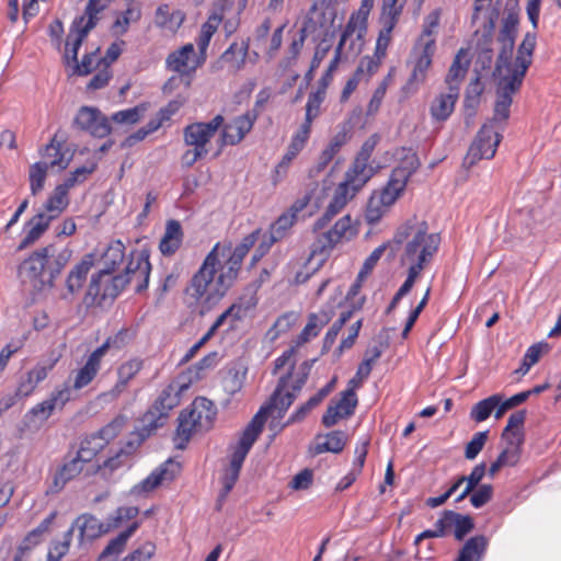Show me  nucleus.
<instances>
[{
    "instance_id": "obj_1",
    "label": "nucleus",
    "mask_w": 561,
    "mask_h": 561,
    "mask_svg": "<svg viewBox=\"0 0 561 561\" xmlns=\"http://www.w3.org/2000/svg\"><path fill=\"white\" fill-rule=\"evenodd\" d=\"M393 243H405L400 257L402 265L423 271L437 252L440 237L428 232L426 221H408L396 232Z\"/></svg>"
},
{
    "instance_id": "obj_2",
    "label": "nucleus",
    "mask_w": 561,
    "mask_h": 561,
    "mask_svg": "<svg viewBox=\"0 0 561 561\" xmlns=\"http://www.w3.org/2000/svg\"><path fill=\"white\" fill-rule=\"evenodd\" d=\"M72 251L67 247L48 244L25 259L19 267V274L33 283L34 287L50 288L55 278L69 263Z\"/></svg>"
},
{
    "instance_id": "obj_3",
    "label": "nucleus",
    "mask_w": 561,
    "mask_h": 561,
    "mask_svg": "<svg viewBox=\"0 0 561 561\" xmlns=\"http://www.w3.org/2000/svg\"><path fill=\"white\" fill-rule=\"evenodd\" d=\"M219 249V244L213 248L184 290L188 306L199 308L201 314L211 310L224 298L222 293L219 291L217 295L218 286L215 279L220 266Z\"/></svg>"
},
{
    "instance_id": "obj_4",
    "label": "nucleus",
    "mask_w": 561,
    "mask_h": 561,
    "mask_svg": "<svg viewBox=\"0 0 561 561\" xmlns=\"http://www.w3.org/2000/svg\"><path fill=\"white\" fill-rule=\"evenodd\" d=\"M188 387L190 381L184 377H178L162 389L152 405L140 419L141 425L137 428L138 444L164 425L170 412L180 404L181 396Z\"/></svg>"
},
{
    "instance_id": "obj_5",
    "label": "nucleus",
    "mask_w": 561,
    "mask_h": 561,
    "mask_svg": "<svg viewBox=\"0 0 561 561\" xmlns=\"http://www.w3.org/2000/svg\"><path fill=\"white\" fill-rule=\"evenodd\" d=\"M529 43L522 46L520 56L517 60V68L514 73L497 79L496 101L494 115L490 121L492 125L497 121L506 122L510 118V107L513 103V94L520 90L526 72L529 68Z\"/></svg>"
},
{
    "instance_id": "obj_6",
    "label": "nucleus",
    "mask_w": 561,
    "mask_h": 561,
    "mask_svg": "<svg viewBox=\"0 0 561 561\" xmlns=\"http://www.w3.org/2000/svg\"><path fill=\"white\" fill-rule=\"evenodd\" d=\"M516 35H517V32L500 30L499 35H497V43L500 45V48H499V54H497L494 71H493L494 78L505 77V76H510V75L514 73V70L517 68V60H518V57L520 56L519 51L522 50V46L524 44H526L527 42L530 45L528 53H529V66L531 65L533 54H534V50L536 47V39H537L536 33L535 32L526 33V35L524 36V39L522 41V43L519 44V46L517 48V55L515 57V60L512 61Z\"/></svg>"
},
{
    "instance_id": "obj_7",
    "label": "nucleus",
    "mask_w": 561,
    "mask_h": 561,
    "mask_svg": "<svg viewBox=\"0 0 561 561\" xmlns=\"http://www.w3.org/2000/svg\"><path fill=\"white\" fill-rule=\"evenodd\" d=\"M502 137V134L492 126V122L483 124L468 149L463 167L469 169L481 159L493 158Z\"/></svg>"
},
{
    "instance_id": "obj_8",
    "label": "nucleus",
    "mask_w": 561,
    "mask_h": 561,
    "mask_svg": "<svg viewBox=\"0 0 561 561\" xmlns=\"http://www.w3.org/2000/svg\"><path fill=\"white\" fill-rule=\"evenodd\" d=\"M128 284V278L122 275H113L108 270H100L93 275L88 288L87 297L98 305H103L107 299H115Z\"/></svg>"
},
{
    "instance_id": "obj_9",
    "label": "nucleus",
    "mask_w": 561,
    "mask_h": 561,
    "mask_svg": "<svg viewBox=\"0 0 561 561\" xmlns=\"http://www.w3.org/2000/svg\"><path fill=\"white\" fill-rule=\"evenodd\" d=\"M127 331H119L114 337H108L101 346L94 350L88 357L84 366L75 376L72 388L79 390L88 386L96 376L101 367V360L113 345L119 348L124 344Z\"/></svg>"
},
{
    "instance_id": "obj_10",
    "label": "nucleus",
    "mask_w": 561,
    "mask_h": 561,
    "mask_svg": "<svg viewBox=\"0 0 561 561\" xmlns=\"http://www.w3.org/2000/svg\"><path fill=\"white\" fill-rule=\"evenodd\" d=\"M435 50L434 41H427L423 46H414L412 53L414 56L413 68L404 87L407 90L415 91L425 82Z\"/></svg>"
},
{
    "instance_id": "obj_11",
    "label": "nucleus",
    "mask_w": 561,
    "mask_h": 561,
    "mask_svg": "<svg viewBox=\"0 0 561 561\" xmlns=\"http://www.w3.org/2000/svg\"><path fill=\"white\" fill-rule=\"evenodd\" d=\"M98 23V16H87L85 14L76 18L70 26L66 41L65 61L66 64L78 61V50Z\"/></svg>"
},
{
    "instance_id": "obj_12",
    "label": "nucleus",
    "mask_w": 561,
    "mask_h": 561,
    "mask_svg": "<svg viewBox=\"0 0 561 561\" xmlns=\"http://www.w3.org/2000/svg\"><path fill=\"white\" fill-rule=\"evenodd\" d=\"M224 121L222 115H216L208 123H193L187 125L183 130L185 145L201 150H208L206 147L207 144L224 125Z\"/></svg>"
},
{
    "instance_id": "obj_13",
    "label": "nucleus",
    "mask_w": 561,
    "mask_h": 561,
    "mask_svg": "<svg viewBox=\"0 0 561 561\" xmlns=\"http://www.w3.org/2000/svg\"><path fill=\"white\" fill-rule=\"evenodd\" d=\"M73 124L81 130H87L99 138L107 136L112 130L107 117L96 107L82 106L78 111Z\"/></svg>"
},
{
    "instance_id": "obj_14",
    "label": "nucleus",
    "mask_w": 561,
    "mask_h": 561,
    "mask_svg": "<svg viewBox=\"0 0 561 561\" xmlns=\"http://www.w3.org/2000/svg\"><path fill=\"white\" fill-rule=\"evenodd\" d=\"M358 400L353 389H346L341 392L337 401L332 400L322 416V424L325 427H332L340 420L347 419L354 414Z\"/></svg>"
},
{
    "instance_id": "obj_15",
    "label": "nucleus",
    "mask_w": 561,
    "mask_h": 561,
    "mask_svg": "<svg viewBox=\"0 0 561 561\" xmlns=\"http://www.w3.org/2000/svg\"><path fill=\"white\" fill-rule=\"evenodd\" d=\"M257 117L259 113L252 110L233 118L231 123L226 124L220 135L221 146H234L241 142L245 135L253 128Z\"/></svg>"
},
{
    "instance_id": "obj_16",
    "label": "nucleus",
    "mask_w": 561,
    "mask_h": 561,
    "mask_svg": "<svg viewBox=\"0 0 561 561\" xmlns=\"http://www.w3.org/2000/svg\"><path fill=\"white\" fill-rule=\"evenodd\" d=\"M180 469L181 467L179 462L169 459L157 470H154L150 476H148L145 480L136 484L131 489V494L141 495L144 493L153 491L163 482H170L174 480V478L179 474Z\"/></svg>"
},
{
    "instance_id": "obj_17",
    "label": "nucleus",
    "mask_w": 561,
    "mask_h": 561,
    "mask_svg": "<svg viewBox=\"0 0 561 561\" xmlns=\"http://www.w3.org/2000/svg\"><path fill=\"white\" fill-rule=\"evenodd\" d=\"M150 271L149 253L147 251H140L136 254L133 253L126 266L125 274L122 276H126L128 283H136V293H141L148 287Z\"/></svg>"
},
{
    "instance_id": "obj_18",
    "label": "nucleus",
    "mask_w": 561,
    "mask_h": 561,
    "mask_svg": "<svg viewBox=\"0 0 561 561\" xmlns=\"http://www.w3.org/2000/svg\"><path fill=\"white\" fill-rule=\"evenodd\" d=\"M351 227L352 220L350 216H344L339 219L332 229L323 232L312 244L310 256L325 254V252L331 250L343 237H346Z\"/></svg>"
},
{
    "instance_id": "obj_19",
    "label": "nucleus",
    "mask_w": 561,
    "mask_h": 561,
    "mask_svg": "<svg viewBox=\"0 0 561 561\" xmlns=\"http://www.w3.org/2000/svg\"><path fill=\"white\" fill-rule=\"evenodd\" d=\"M70 529H72V533L76 529L79 531V541L82 543L85 540L92 541L107 534L112 526L110 522L104 524L91 514H82L73 520Z\"/></svg>"
},
{
    "instance_id": "obj_20",
    "label": "nucleus",
    "mask_w": 561,
    "mask_h": 561,
    "mask_svg": "<svg viewBox=\"0 0 561 561\" xmlns=\"http://www.w3.org/2000/svg\"><path fill=\"white\" fill-rule=\"evenodd\" d=\"M334 316V308L332 306L325 307L321 309L319 312L310 313L308 317V322L294 341V344L297 347L309 342L311 337H314L319 334L321 329L327 325Z\"/></svg>"
},
{
    "instance_id": "obj_21",
    "label": "nucleus",
    "mask_w": 561,
    "mask_h": 561,
    "mask_svg": "<svg viewBox=\"0 0 561 561\" xmlns=\"http://www.w3.org/2000/svg\"><path fill=\"white\" fill-rule=\"evenodd\" d=\"M195 49L193 44H186L180 49L171 53L167 60L169 70L178 72L181 76H187L194 72L198 64L194 60Z\"/></svg>"
},
{
    "instance_id": "obj_22",
    "label": "nucleus",
    "mask_w": 561,
    "mask_h": 561,
    "mask_svg": "<svg viewBox=\"0 0 561 561\" xmlns=\"http://www.w3.org/2000/svg\"><path fill=\"white\" fill-rule=\"evenodd\" d=\"M187 412L203 432L209 431L213 427L217 414L213 401L204 397L196 398L191 408L187 409Z\"/></svg>"
},
{
    "instance_id": "obj_23",
    "label": "nucleus",
    "mask_w": 561,
    "mask_h": 561,
    "mask_svg": "<svg viewBox=\"0 0 561 561\" xmlns=\"http://www.w3.org/2000/svg\"><path fill=\"white\" fill-rule=\"evenodd\" d=\"M445 534L448 535L454 528V536L458 541H461L474 528V520L469 515H461L454 511H444L440 517Z\"/></svg>"
},
{
    "instance_id": "obj_24",
    "label": "nucleus",
    "mask_w": 561,
    "mask_h": 561,
    "mask_svg": "<svg viewBox=\"0 0 561 561\" xmlns=\"http://www.w3.org/2000/svg\"><path fill=\"white\" fill-rule=\"evenodd\" d=\"M71 187H73L72 180H65L64 183L57 185L43 205L42 211L53 219L59 217L69 205L68 192Z\"/></svg>"
},
{
    "instance_id": "obj_25",
    "label": "nucleus",
    "mask_w": 561,
    "mask_h": 561,
    "mask_svg": "<svg viewBox=\"0 0 561 561\" xmlns=\"http://www.w3.org/2000/svg\"><path fill=\"white\" fill-rule=\"evenodd\" d=\"M373 175L374 168L369 162L355 159L341 184H346V187L352 191L351 195H355Z\"/></svg>"
},
{
    "instance_id": "obj_26",
    "label": "nucleus",
    "mask_w": 561,
    "mask_h": 561,
    "mask_svg": "<svg viewBox=\"0 0 561 561\" xmlns=\"http://www.w3.org/2000/svg\"><path fill=\"white\" fill-rule=\"evenodd\" d=\"M184 233L179 220L170 219L159 242V250L165 256L173 255L182 245Z\"/></svg>"
},
{
    "instance_id": "obj_27",
    "label": "nucleus",
    "mask_w": 561,
    "mask_h": 561,
    "mask_svg": "<svg viewBox=\"0 0 561 561\" xmlns=\"http://www.w3.org/2000/svg\"><path fill=\"white\" fill-rule=\"evenodd\" d=\"M54 219L46 215V213L39 211L33 216L27 222L28 228L25 237L21 240L18 250H24L34 244L49 228L50 222Z\"/></svg>"
},
{
    "instance_id": "obj_28",
    "label": "nucleus",
    "mask_w": 561,
    "mask_h": 561,
    "mask_svg": "<svg viewBox=\"0 0 561 561\" xmlns=\"http://www.w3.org/2000/svg\"><path fill=\"white\" fill-rule=\"evenodd\" d=\"M466 56L467 51L463 48L458 50L445 78L447 89H456L458 93L470 66V61L466 59Z\"/></svg>"
},
{
    "instance_id": "obj_29",
    "label": "nucleus",
    "mask_w": 561,
    "mask_h": 561,
    "mask_svg": "<svg viewBox=\"0 0 561 561\" xmlns=\"http://www.w3.org/2000/svg\"><path fill=\"white\" fill-rule=\"evenodd\" d=\"M459 98L456 89H447L446 92L439 93L431 104V115L437 122L446 121L454 112L455 104Z\"/></svg>"
},
{
    "instance_id": "obj_30",
    "label": "nucleus",
    "mask_w": 561,
    "mask_h": 561,
    "mask_svg": "<svg viewBox=\"0 0 561 561\" xmlns=\"http://www.w3.org/2000/svg\"><path fill=\"white\" fill-rule=\"evenodd\" d=\"M249 43L242 42L238 45L236 42L232 43L220 56L217 61V68H222V65H228L231 72H238L245 65L248 56Z\"/></svg>"
},
{
    "instance_id": "obj_31",
    "label": "nucleus",
    "mask_w": 561,
    "mask_h": 561,
    "mask_svg": "<svg viewBox=\"0 0 561 561\" xmlns=\"http://www.w3.org/2000/svg\"><path fill=\"white\" fill-rule=\"evenodd\" d=\"M375 0H363L357 12L350 18L342 35L351 37L357 31V39H362L367 30V19Z\"/></svg>"
},
{
    "instance_id": "obj_32",
    "label": "nucleus",
    "mask_w": 561,
    "mask_h": 561,
    "mask_svg": "<svg viewBox=\"0 0 561 561\" xmlns=\"http://www.w3.org/2000/svg\"><path fill=\"white\" fill-rule=\"evenodd\" d=\"M294 367L295 363L291 364L289 371L278 379L276 389L271 397L272 404L270 408L277 409L279 411V416H282V413L287 411V409L296 399L297 392L294 390L287 391L286 393L283 394L284 390L288 386V382L291 378Z\"/></svg>"
},
{
    "instance_id": "obj_33",
    "label": "nucleus",
    "mask_w": 561,
    "mask_h": 561,
    "mask_svg": "<svg viewBox=\"0 0 561 561\" xmlns=\"http://www.w3.org/2000/svg\"><path fill=\"white\" fill-rule=\"evenodd\" d=\"M94 265V255L85 254L82 260L73 266V268L69 272L68 277L66 279V287L69 293L75 294L79 291L87 276Z\"/></svg>"
},
{
    "instance_id": "obj_34",
    "label": "nucleus",
    "mask_w": 561,
    "mask_h": 561,
    "mask_svg": "<svg viewBox=\"0 0 561 561\" xmlns=\"http://www.w3.org/2000/svg\"><path fill=\"white\" fill-rule=\"evenodd\" d=\"M364 302H365V297L363 296L352 302V308L350 310L341 312L339 319L332 324V327L329 329V331L327 332V334L323 339L322 354L329 352V350L334 344L336 336L339 335L341 329L352 318V316L355 311H358L363 308Z\"/></svg>"
},
{
    "instance_id": "obj_35",
    "label": "nucleus",
    "mask_w": 561,
    "mask_h": 561,
    "mask_svg": "<svg viewBox=\"0 0 561 561\" xmlns=\"http://www.w3.org/2000/svg\"><path fill=\"white\" fill-rule=\"evenodd\" d=\"M199 432H203L202 428H199L197 423H195L193 417H191L187 409H184L178 417V427L173 438L175 447L178 449H184L192 435Z\"/></svg>"
},
{
    "instance_id": "obj_36",
    "label": "nucleus",
    "mask_w": 561,
    "mask_h": 561,
    "mask_svg": "<svg viewBox=\"0 0 561 561\" xmlns=\"http://www.w3.org/2000/svg\"><path fill=\"white\" fill-rule=\"evenodd\" d=\"M488 543L489 540L483 535L471 537L466 541L454 561H481Z\"/></svg>"
},
{
    "instance_id": "obj_37",
    "label": "nucleus",
    "mask_w": 561,
    "mask_h": 561,
    "mask_svg": "<svg viewBox=\"0 0 561 561\" xmlns=\"http://www.w3.org/2000/svg\"><path fill=\"white\" fill-rule=\"evenodd\" d=\"M242 264L232 257H228L226 263L220 266L219 274L216 279V285L218 286V291L222 293L225 296L227 291L233 286L236 279L238 278L240 268ZM219 295V293H217Z\"/></svg>"
},
{
    "instance_id": "obj_38",
    "label": "nucleus",
    "mask_w": 561,
    "mask_h": 561,
    "mask_svg": "<svg viewBox=\"0 0 561 561\" xmlns=\"http://www.w3.org/2000/svg\"><path fill=\"white\" fill-rule=\"evenodd\" d=\"M420 165L421 162L417 154L409 149L401 158L400 164L392 170L391 174L399 179V181L407 184L411 175L416 172Z\"/></svg>"
},
{
    "instance_id": "obj_39",
    "label": "nucleus",
    "mask_w": 561,
    "mask_h": 561,
    "mask_svg": "<svg viewBox=\"0 0 561 561\" xmlns=\"http://www.w3.org/2000/svg\"><path fill=\"white\" fill-rule=\"evenodd\" d=\"M83 467L80 463V460H76L71 458L69 461L65 462L61 468L54 476V489L56 492L64 489L66 483L77 477Z\"/></svg>"
},
{
    "instance_id": "obj_40",
    "label": "nucleus",
    "mask_w": 561,
    "mask_h": 561,
    "mask_svg": "<svg viewBox=\"0 0 561 561\" xmlns=\"http://www.w3.org/2000/svg\"><path fill=\"white\" fill-rule=\"evenodd\" d=\"M125 256V245L121 240L111 242L102 255L103 267L101 270H108L114 272L116 267L123 262Z\"/></svg>"
},
{
    "instance_id": "obj_41",
    "label": "nucleus",
    "mask_w": 561,
    "mask_h": 561,
    "mask_svg": "<svg viewBox=\"0 0 561 561\" xmlns=\"http://www.w3.org/2000/svg\"><path fill=\"white\" fill-rule=\"evenodd\" d=\"M501 400L502 394L495 393L479 401L471 408L470 417L477 423L485 421L501 403Z\"/></svg>"
},
{
    "instance_id": "obj_42",
    "label": "nucleus",
    "mask_w": 561,
    "mask_h": 561,
    "mask_svg": "<svg viewBox=\"0 0 561 561\" xmlns=\"http://www.w3.org/2000/svg\"><path fill=\"white\" fill-rule=\"evenodd\" d=\"M139 523L134 522L128 528L122 531L117 537L112 539L100 554V559H105L110 556H118L125 548L128 539L138 529Z\"/></svg>"
},
{
    "instance_id": "obj_43",
    "label": "nucleus",
    "mask_w": 561,
    "mask_h": 561,
    "mask_svg": "<svg viewBox=\"0 0 561 561\" xmlns=\"http://www.w3.org/2000/svg\"><path fill=\"white\" fill-rule=\"evenodd\" d=\"M142 360L130 359L122 364L117 370L118 380L113 389L116 393H121L129 382L141 369Z\"/></svg>"
},
{
    "instance_id": "obj_44",
    "label": "nucleus",
    "mask_w": 561,
    "mask_h": 561,
    "mask_svg": "<svg viewBox=\"0 0 561 561\" xmlns=\"http://www.w3.org/2000/svg\"><path fill=\"white\" fill-rule=\"evenodd\" d=\"M327 440L324 443L317 444L314 447V454L333 453L340 454L346 445V434L343 431H332L325 435Z\"/></svg>"
},
{
    "instance_id": "obj_45",
    "label": "nucleus",
    "mask_w": 561,
    "mask_h": 561,
    "mask_svg": "<svg viewBox=\"0 0 561 561\" xmlns=\"http://www.w3.org/2000/svg\"><path fill=\"white\" fill-rule=\"evenodd\" d=\"M405 185L404 182L391 174L387 185L380 192H375L374 195L378 196L387 207H390L404 191Z\"/></svg>"
},
{
    "instance_id": "obj_46",
    "label": "nucleus",
    "mask_w": 561,
    "mask_h": 561,
    "mask_svg": "<svg viewBox=\"0 0 561 561\" xmlns=\"http://www.w3.org/2000/svg\"><path fill=\"white\" fill-rule=\"evenodd\" d=\"M526 420V411L519 410L512 413L507 420V425L502 433L503 439H523L524 435L520 432V427L524 425Z\"/></svg>"
},
{
    "instance_id": "obj_47",
    "label": "nucleus",
    "mask_w": 561,
    "mask_h": 561,
    "mask_svg": "<svg viewBox=\"0 0 561 561\" xmlns=\"http://www.w3.org/2000/svg\"><path fill=\"white\" fill-rule=\"evenodd\" d=\"M48 172L47 162H36L30 167V190L32 195H37L44 188Z\"/></svg>"
},
{
    "instance_id": "obj_48",
    "label": "nucleus",
    "mask_w": 561,
    "mask_h": 561,
    "mask_svg": "<svg viewBox=\"0 0 561 561\" xmlns=\"http://www.w3.org/2000/svg\"><path fill=\"white\" fill-rule=\"evenodd\" d=\"M307 36V28L301 27L298 32V37L291 41L288 47L287 56L280 61V67H283V69H287L296 62Z\"/></svg>"
},
{
    "instance_id": "obj_49",
    "label": "nucleus",
    "mask_w": 561,
    "mask_h": 561,
    "mask_svg": "<svg viewBox=\"0 0 561 561\" xmlns=\"http://www.w3.org/2000/svg\"><path fill=\"white\" fill-rule=\"evenodd\" d=\"M519 11V0H506L501 30L517 32Z\"/></svg>"
},
{
    "instance_id": "obj_50",
    "label": "nucleus",
    "mask_w": 561,
    "mask_h": 561,
    "mask_svg": "<svg viewBox=\"0 0 561 561\" xmlns=\"http://www.w3.org/2000/svg\"><path fill=\"white\" fill-rule=\"evenodd\" d=\"M255 307V302L247 301V302H234L227 310L226 314H229V329L233 330L237 328L238 322L245 319L249 314V311Z\"/></svg>"
},
{
    "instance_id": "obj_51",
    "label": "nucleus",
    "mask_w": 561,
    "mask_h": 561,
    "mask_svg": "<svg viewBox=\"0 0 561 561\" xmlns=\"http://www.w3.org/2000/svg\"><path fill=\"white\" fill-rule=\"evenodd\" d=\"M483 84L479 77L470 81L466 90L465 106L467 110H471L470 115H474L477 107L480 104V96L483 92Z\"/></svg>"
},
{
    "instance_id": "obj_52",
    "label": "nucleus",
    "mask_w": 561,
    "mask_h": 561,
    "mask_svg": "<svg viewBox=\"0 0 561 561\" xmlns=\"http://www.w3.org/2000/svg\"><path fill=\"white\" fill-rule=\"evenodd\" d=\"M352 191L346 187V184H339L334 191L333 197L328 205L327 209L330 214L336 216L347 204L348 199L354 197L351 195Z\"/></svg>"
},
{
    "instance_id": "obj_53",
    "label": "nucleus",
    "mask_w": 561,
    "mask_h": 561,
    "mask_svg": "<svg viewBox=\"0 0 561 561\" xmlns=\"http://www.w3.org/2000/svg\"><path fill=\"white\" fill-rule=\"evenodd\" d=\"M507 443V447L502 450V453L496 458L504 467L506 466H515L520 457V446L523 445V439L514 440V439H505Z\"/></svg>"
},
{
    "instance_id": "obj_54",
    "label": "nucleus",
    "mask_w": 561,
    "mask_h": 561,
    "mask_svg": "<svg viewBox=\"0 0 561 561\" xmlns=\"http://www.w3.org/2000/svg\"><path fill=\"white\" fill-rule=\"evenodd\" d=\"M440 20V11L434 10L430 12L425 20L423 25L422 34L415 45L423 46L427 41H434L433 34L435 33L436 28L439 25Z\"/></svg>"
},
{
    "instance_id": "obj_55",
    "label": "nucleus",
    "mask_w": 561,
    "mask_h": 561,
    "mask_svg": "<svg viewBox=\"0 0 561 561\" xmlns=\"http://www.w3.org/2000/svg\"><path fill=\"white\" fill-rule=\"evenodd\" d=\"M388 209L389 207H387L378 196L373 194L367 203L365 219L368 224L374 225L381 219Z\"/></svg>"
},
{
    "instance_id": "obj_56",
    "label": "nucleus",
    "mask_w": 561,
    "mask_h": 561,
    "mask_svg": "<svg viewBox=\"0 0 561 561\" xmlns=\"http://www.w3.org/2000/svg\"><path fill=\"white\" fill-rule=\"evenodd\" d=\"M382 25L383 26L379 32L375 49V55L378 56V58H385L396 23H393V21H382Z\"/></svg>"
},
{
    "instance_id": "obj_57",
    "label": "nucleus",
    "mask_w": 561,
    "mask_h": 561,
    "mask_svg": "<svg viewBox=\"0 0 561 561\" xmlns=\"http://www.w3.org/2000/svg\"><path fill=\"white\" fill-rule=\"evenodd\" d=\"M488 431L478 432L473 435L471 440L466 445L465 458L468 460L474 459L479 453L483 449L488 440Z\"/></svg>"
},
{
    "instance_id": "obj_58",
    "label": "nucleus",
    "mask_w": 561,
    "mask_h": 561,
    "mask_svg": "<svg viewBox=\"0 0 561 561\" xmlns=\"http://www.w3.org/2000/svg\"><path fill=\"white\" fill-rule=\"evenodd\" d=\"M296 221L295 214H283L278 217V219L272 225L271 237L275 242L283 238L285 231L290 228Z\"/></svg>"
},
{
    "instance_id": "obj_59",
    "label": "nucleus",
    "mask_w": 561,
    "mask_h": 561,
    "mask_svg": "<svg viewBox=\"0 0 561 561\" xmlns=\"http://www.w3.org/2000/svg\"><path fill=\"white\" fill-rule=\"evenodd\" d=\"M144 111L145 107L142 105L123 110L114 113L112 115V121L117 124H136L140 121Z\"/></svg>"
},
{
    "instance_id": "obj_60",
    "label": "nucleus",
    "mask_w": 561,
    "mask_h": 561,
    "mask_svg": "<svg viewBox=\"0 0 561 561\" xmlns=\"http://www.w3.org/2000/svg\"><path fill=\"white\" fill-rule=\"evenodd\" d=\"M404 4L405 0H383L381 21H393L397 24Z\"/></svg>"
},
{
    "instance_id": "obj_61",
    "label": "nucleus",
    "mask_w": 561,
    "mask_h": 561,
    "mask_svg": "<svg viewBox=\"0 0 561 561\" xmlns=\"http://www.w3.org/2000/svg\"><path fill=\"white\" fill-rule=\"evenodd\" d=\"M493 496V486L491 484H481L470 494V503L473 507L480 508L488 504Z\"/></svg>"
},
{
    "instance_id": "obj_62",
    "label": "nucleus",
    "mask_w": 561,
    "mask_h": 561,
    "mask_svg": "<svg viewBox=\"0 0 561 561\" xmlns=\"http://www.w3.org/2000/svg\"><path fill=\"white\" fill-rule=\"evenodd\" d=\"M99 67V64L96 65ZM112 78V72L108 68V62H104V66H100L98 72L91 78L89 83L87 84V90L95 91L104 88L110 79Z\"/></svg>"
},
{
    "instance_id": "obj_63",
    "label": "nucleus",
    "mask_w": 561,
    "mask_h": 561,
    "mask_svg": "<svg viewBox=\"0 0 561 561\" xmlns=\"http://www.w3.org/2000/svg\"><path fill=\"white\" fill-rule=\"evenodd\" d=\"M259 436L260 434L255 433L247 426L242 433L238 446L232 454L245 458Z\"/></svg>"
},
{
    "instance_id": "obj_64",
    "label": "nucleus",
    "mask_w": 561,
    "mask_h": 561,
    "mask_svg": "<svg viewBox=\"0 0 561 561\" xmlns=\"http://www.w3.org/2000/svg\"><path fill=\"white\" fill-rule=\"evenodd\" d=\"M297 314L295 312H286L278 317L270 330L273 333L272 339L278 337L282 333L287 332L296 322Z\"/></svg>"
}]
</instances>
